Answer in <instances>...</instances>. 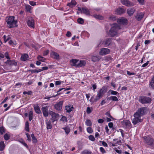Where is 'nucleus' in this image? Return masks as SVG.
I'll list each match as a JSON object with an SVG mask.
<instances>
[{
    "instance_id": "obj_1",
    "label": "nucleus",
    "mask_w": 154,
    "mask_h": 154,
    "mask_svg": "<svg viewBox=\"0 0 154 154\" xmlns=\"http://www.w3.org/2000/svg\"><path fill=\"white\" fill-rule=\"evenodd\" d=\"M120 29V27L118 24H113L108 33L109 35L111 37L118 36V31Z\"/></svg>"
},
{
    "instance_id": "obj_2",
    "label": "nucleus",
    "mask_w": 154,
    "mask_h": 154,
    "mask_svg": "<svg viewBox=\"0 0 154 154\" xmlns=\"http://www.w3.org/2000/svg\"><path fill=\"white\" fill-rule=\"evenodd\" d=\"M14 16H11L6 17V20L8 26L11 28L17 26V21L14 20Z\"/></svg>"
},
{
    "instance_id": "obj_3",
    "label": "nucleus",
    "mask_w": 154,
    "mask_h": 154,
    "mask_svg": "<svg viewBox=\"0 0 154 154\" xmlns=\"http://www.w3.org/2000/svg\"><path fill=\"white\" fill-rule=\"evenodd\" d=\"M144 142L147 145L149 146L151 148L154 147V139L151 136L147 135L143 137Z\"/></svg>"
},
{
    "instance_id": "obj_4",
    "label": "nucleus",
    "mask_w": 154,
    "mask_h": 154,
    "mask_svg": "<svg viewBox=\"0 0 154 154\" xmlns=\"http://www.w3.org/2000/svg\"><path fill=\"white\" fill-rule=\"evenodd\" d=\"M86 64V62L84 60H79L72 59L70 60V64L72 66H84Z\"/></svg>"
},
{
    "instance_id": "obj_5",
    "label": "nucleus",
    "mask_w": 154,
    "mask_h": 154,
    "mask_svg": "<svg viewBox=\"0 0 154 154\" xmlns=\"http://www.w3.org/2000/svg\"><path fill=\"white\" fill-rule=\"evenodd\" d=\"M151 99L149 97L142 96L140 97L139 101L142 104L149 103L151 102Z\"/></svg>"
},
{
    "instance_id": "obj_6",
    "label": "nucleus",
    "mask_w": 154,
    "mask_h": 154,
    "mask_svg": "<svg viewBox=\"0 0 154 154\" xmlns=\"http://www.w3.org/2000/svg\"><path fill=\"white\" fill-rule=\"evenodd\" d=\"M63 104V101H60L56 103L54 105V108L58 111H61L62 109V107Z\"/></svg>"
},
{
    "instance_id": "obj_7",
    "label": "nucleus",
    "mask_w": 154,
    "mask_h": 154,
    "mask_svg": "<svg viewBox=\"0 0 154 154\" xmlns=\"http://www.w3.org/2000/svg\"><path fill=\"white\" fill-rule=\"evenodd\" d=\"M146 111V107H141L139 108L135 113L139 116L141 117V116L145 114Z\"/></svg>"
},
{
    "instance_id": "obj_8",
    "label": "nucleus",
    "mask_w": 154,
    "mask_h": 154,
    "mask_svg": "<svg viewBox=\"0 0 154 154\" xmlns=\"http://www.w3.org/2000/svg\"><path fill=\"white\" fill-rule=\"evenodd\" d=\"M134 118L133 119L132 122L134 125H135L138 122H141L140 117L136 113H134Z\"/></svg>"
},
{
    "instance_id": "obj_9",
    "label": "nucleus",
    "mask_w": 154,
    "mask_h": 154,
    "mask_svg": "<svg viewBox=\"0 0 154 154\" xmlns=\"http://www.w3.org/2000/svg\"><path fill=\"white\" fill-rule=\"evenodd\" d=\"M121 123L123 127L127 128H131V124L129 120H124L121 122Z\"/></svg>"
},
{
    "instance_id": "obj_10",
    "label": "nucleus",
    "mask_w": 154,
    "mask_h": 154,
    "mask_svg": "<svg viewBox=\"0 0 154 154\" xmlns=\"http://www.w3.org/2000/svg\"><path fill=\"white\" fill-rule=\"evenodd\" d=\"M78 10L80 11L81 13H83L87 15H91L90 11L87 8L85 7H83L82 8H78Z\"/></svg>"
},
{
    "instance_id": "obj_11",
    "label": "nucleus",
    "mask_w": 154,
    "mask_h": 154,
    "mask_svg": "<svg viewBox=\"0 0 154 154\" xmlns=\"http://www.w3.org/2000/svg\"><path fill=\"white\" fill-rule=\"evenodd\" d=\"M27 23L28 26L30 28H34V20L33 18H29Z\"/></svg>"
},
{
    "instance_id": "obj_12",
    "label": "nucleus",
    "mask_w": 154,
    "mask_h": 154,
    "mask_svg": "<svg viewBox=\"0 0 154 154\" xmlns=\"http://www.w3.org/2000/svg\"><path fill=\"white\" fill-rule=\"evenodd\" d=\"M48 109L49 106H48L43 107L42 108L43 115L45 117H47L48 116Z\"/></svg>"
},
{
    "instance_id": "obj_13",
    "label": "nucleus",
    "mask_w": 154,
    "mask_h": 154,
    "mask_svg": "<svg viewBox=\"0 0 154 154\" xmlns=\"http://www.w3.org/2000/svg\"><path fill=\"white\" fill-rule=\"evenodd\" d=\"M110 50L107 48H102L100 49L99 52V54L101 55H106L109 53Z\"/></svg>"
},
{
    "instance_id": "obj_14",
    "label": "nucleus",
    "mask_w": 154,
    "mask_h": 154,
    "mask_svg": "<svg viewBox=\"0 0 154 154\" xmlns=\"http://www.w3.org/2000/svg\"><path fill=\"white\" fill-rule=\"evenodd\" d=\"M122 4L127 7L132 6L134 4L128 0H121Z\"/></svg>"
},
{
    "instance_id": "obj_15",
    "label": "nucleus",
    "mask_w": 154,
    "mask_h": 154,
    "mask_svg": "<svg viewBox=\"0 0 154 154\" xmlns=\"http://www.w3.org/2000/svg\"><path fill=\"white\" fill-rule=\"evenodd\" d=\"M117 22L119 24L124 25L127 23V20L126 19L122 17L118 19L117 20Z\"/></svg>"
},
{
    "instance_id": "obj_16",
    "label": "nucleus",
    "mask_w": 154,
    "mask_h": 154,
    "mask_svg": "<svg viewBox=\"0 0 154 154\" xmlns=\"http://www.w3.org/2000/svg\"><path fill=\"white\" fill-rule=\"evenodd\" d=\"M6 63L8 64L11 66H16L17 64L19 63L18 62L16 61L15 60H7Z\"/></svg>"
},
{
    "instance_id": "obj_17",
    "label": "nucleus",
    "mask_w": 154,
    "mask_h": 154,
    "mask_svg": "<svg viewBox=\"0 0 154 154\" xmlns=\"http://www.w3.org/2000/svg\"><path fill=\"white\" fill-rule=\"evenodd\" d=\"M125 12V10L122 8H118L115 11V14H121L124 13Z\"/></svg>"
},
{
    "instance_id": "obj_18",
    "label": "nucleus",
    "mask_w": 154,
    "mask_h": 154,
    "mask_svg": "<svg viewBox=\"0 0 154 154\" xmlns=\"http://www.w3.org/2000/svg\"><path fill=\"white\" fill-rule=\"evenodd\" d=\"M69 105V104L68 105H67L65 106V109L66 110L67 112L68 113H70L74 109L72 105H70V106Z\"/></svg>"
},
{
    "instance_id": "obj_19",
    "label": "nucleus",
    "mask_w": 154,
    "mask_h": 154,
    "mask_svg": "<svg viewBox=\"0 0 154 154\" xmlns=\"http://www.w3.org/2000/svg\"><path fill=\"white\" fill-rule=\"evenodd\" d=\"M135 11V10L134 8H130L127 9V13L130 16H131Z\"/></svg>"
},
{
    "instance_id": "obj_20",
    "label": "nucleus",
    "mask_w": 154,
    "mask_h": 154,
    "mask_svg": "<svg viewBox=\"0 0 154 154\" xmlns=\"http://www.w3.org/2000/svg\"><path fill=\"white\" fill-rule=\"evenodd\" d=\"M49 114L52 117H53L54 119H57V120H58V117L59 116V114L56 113L51 111L49 112Z\"/></svg>"
},
{
    "instance_id": "obj_21",
    "label": "nucleus",
    "mask_w": 154,
    "mask_h": 154,
    "mask_svg": "<svg viewBox=\"0 0 154 154\" xmlns=\"http://www.w3.org/2000/svg\"><path fill=\"white\" fill-rule=\"evenodd\" d=\"M50 55L51 57L55 59H59V55L56 52L54 51H52L51 52Z\"/></svg>"
},
{
    "instance_id": "obj_22",
    "label": "nucleus",
    "mask_w": 154,
    "mask_h": 154,
    "mask_svg": "<svg viewBox=\"0 0 154 154\" xmlns=\"http://www.w3.org/2000/svg\"><path fill=\"white\" fill-rule=\"evenodd\" d=\"M29 59V55L26 54H22L20 58V60L21 61H25Z\"/></svg>"
},
{
    "instance_id": "obj_23",
    "label": "nucleus",
    "mask_w": 154,
    "mask_h": 154,
    "mask_svg": "<svg viewBox=\"0 0 154 154\" xmlns=\"http://www.w3.org/2000/svg\"><path fill=\"white\" fill-rule=\"evenodd\" d=\"M48 68H42L41 69H31L30 70V71L32 73H38L43 70H47L48 69Z\"/></svg>"
},
{
    "instance_id": "obj_24",
    "label": "nucleus",
    "mask_w": 154,
    "mask_h": 154,
    "mask_svg": "<svg viewBox=\"0 0 154 154\" xmlns=\"http://www.w3.org/2000/svg\"><path fill=\"white\" fill-rule=\"evenodd\" d=\"M144 14L143 13H138L136 16V19L138 21L140 20L143 18Z\"/></svg>"
},
{
    "instance_id": "obj_25",
    "label": "nucleus",
    "mask_w": 154,
    "mask_h": 154,
    "mask_svg": "<svg viewBox=\"0 0 154 154\" xmlns=\"http://www.w3.org/2000/svg\"><path fill=\"white\" fill-rule=\"evenodd\" d=\"M34 108L36 113L39 114L41 113V111L38 104L34 106Z\"/></svg>"
},
{
    "instance_id": "obj_26",
    "label": "nucleus",
    "mask_w": 154,
    "mask_h": 154,
    "mask_svg": "<svg viewBox=\"0 0 154 154\" xmlns=\"http://www.w3.org/2000/svg\"><path fill=\"white\" fill-rule=\"evenodd\" d=\"M100 91L103 95L106 93L107 91V88L106 86H103L99 90Z\"/></svg>"
},
{
    "instance_id": "obj_27",
    "label": "nucleus",
    "mask_w": 154,
    "mask_h": 154,
    "mask_svg": "<svg viewBox=\"0 0 154 154\" xmlns=\"http://www.w3.org/2000/svg\"><path fill=\"white\" fill-rule=\"evenodd\" d=\"M46 128L48 130L51 129L52 128V126L51 124V122L50 121H47L46 122Z\"/></svg>"
},
{
    "instance_id": "obj_28",
    "label": "nucleus",
    "mask_w": 154,
    "mask_h": 154,
    "mask_svg": "<svg viewBox=\"0 0 154 154\" xmlns=\"http://www.w3.org/2000/svg\"><path fill=\"white\" fill-rule=\"evenodd\" d=\"M100 57L99 56H93L91 57V60L93 62L98 61L100 60Z\"/></svg>"
},
{
    "instance_id": "obj_29",
    "label": "nucleus",
    "mask_w": 154,
    "mask_h": 154,
    "mask_svg": "<svg viewBox=\"0 0 154 154\" xmlns=\"http://www.w3.org/2000/svg\"><path fill=\"white\" fill-rule=\"evenodd\" d=\"M62 129L64 130L65 132L66 135H68L70 132V128L68 126H66L62 128Z\"/></svg>"
},
{
    "instance_id": "obj_30",
    "label": "nucleus",
    "mask_w": 154,
    "mask_h": 154,
    "mask_svg": "<svg viewBox=\"0 0 154 154\" xmlns=\"http://www.w3.org/2000/svg\"><path fill=\"white\" fill-rule=\"evenodd\" d=\"M76 4V2L75 0H72L70 3L67 4L68 6H69L71 8H72Z\"/></svg>"
},
{
    "instance_id": "obj_31",
    "label": "nucleus",
    "mask_w": 154,
    "mask_h": 154,
    "mask_svg": "<svg viewBox=\"0 0 154 154\" xmlns=\"http://www.w3.org/2000/svg\"><path fill=\"white\" fill-rule=\"evenodd\" d=\"M5 145L4 142L2 141L0 142V150L2 151L5 149Z\"/></svg>"
},
{
    "instance_id": "obj_32",
    "label": "nucleus",
    "mask_w": 154,
    "mask_h": 154,
    "mask_svg": "<svg viewBox=\"0 0 154 154\" xmlns=\"http://www.w3.org/2000/svg\"><path fill=\"white\" fill-rule=\"evenodd\" d=\"M108 99L109 100H111L112 101H118V99L117 97L115 96H111Z\"/></svg>"
},
{
    "instance_id": "obj_33",
    "label": "nucleus",
    "mask_w": 154,
    "mask_h": 154,
    "mask_svg": "<svg viewBox=\"0 0 154 154\" xmlns=\"http://www.w3.org/2000/svg\"><path fill=\"white\" fill-rule=\"evenodd\" d=\"M29 123L28 121H26L25 124V130L27 132H29Z\"/></svg>"
},
{
    "instance_id": "obj_34",
    "label": "nucleus",
    "mask_w": 154,
    "mask_h": 154,
    "mask_svg": "<svg viewBox=\"0 0 154 154\" xmlns=\"http://www.w3.org/2000/svg\"><path fill=\"white\" fill-rule=\"evenodd\" d=\"M71 89V88H60L57 92L58 93V94H61V93H59L62 90H64V91H68L69 90H70Z\"/></svg>"
},
{
    "instance_id": "obj_35",
    "label": "nucleus",
    "mask_w": 154,
    "mask_h": 154,
    "mask_svg": "<svg viewBox=\"0 0 154 154\" xmlns=\"http://www.w3.org/2000/svg\"><path fill=\"white\" fill-rule=\"evenodd\" d=\"M93 17L96 19L102 20L103 19V17L100 15L94 14Z\"/></svg>"
},
{
    "instance_id": "obj_36",
    "label": "nucleus",
    "mask_w": 154,
    "mask_h": 154,
    "mask_svg": "<svg viewBox=\"0 0 154 154\" xmlns=\"http://www.w3.org/2000/svg\"><path fill=\"white\" fill-rule=\"evenodd\" d=\"M104 60L107 61L111 62L113 60V59L109 56H106L104 57Z\"/></svg>"
},
{
    "instance_id": "obj_37",
    "label": "nucleus",
    "mask_w": 154,
    "mask_h": 154,
    "mask_svg": "<svg viewBox=\"0 0 154 154\" xmlns=\"http://www.w3.org/2000/svg\"><path fill=\"white\" fill-rule=\"evenodd\" d=\"M149 85L150 86H151V88L154 89V76L152 78Z\"/></svg>"
},
{
    "instance_id": "obj_38",
    "label": "nucleus",
    "mask_w": 154,
    "mask_h": 154,
    "mask_svg": "<svg viewBox=\"0 0 154 154\" xmlns=\"http://www.w3.org/2000/svg\"><path fill=\"white\" fill-rule=\"evenodd\" d=\"M33 112L30 111L29 112V121H31L33 119Z\"/></svg>"
},
{
    "instance_id": "obj_39",
    "label": "nucleus",
    "mask_w": 154,
    "mask_h": 154,
    "mask_svg": "<svg viewBox=\"0 0 154 154\" xmlns=\"http://www.w3.org/2000/svg\"><path fill=\"white\" fill-rule=\"evenodd\" d=\"M10 137V135L7 133L5 134L4 136V139L6 140H8Z\"/></svg>"
},
{
    "instance_id": "obj_40",
    "label": "nucleus",
    "mask_w": 154,
    "mask_h": 154,
    "mask_svg": "<svg viewBox=\"0 0 154 154\" xmlns=\"http://www.w3.org/2000/svg\"><path fill=\"white\" fill-rule=\"evenodd\" d=\"M85 125L88 126H91L92 125V123L91 121L89 119H87L85 122Z\"/></svg>"
},
{
    "instance_id": "obj_41",
    "label": "nucleus",
    "mask_w": 154,
    "mask_h": 154,
    "mask_svg": "<svg viewBox=\"0 0 154 154\" xmlns=\"http://www.w3.org/2000/svg\"><path fill=\"white\" fill-rule=\"evenodd\" d=\"M5 129L3 126L0 127V133L1 134H3L5 132Z\"/></svg>"
},
{
    "instance_id": "obj_42",
    "label": "nucleus",
    "mask_w": 154,
    "mask_h": 154,
    "mask_svg": "<svg viewBox=\"0 0 154 154\" xmlns=\"http://www.w3.org/2000/svg\"><path fill=\"white\" fill-rule=\"evenodd\" d=\"M92 152L90 150H85L82 152V154H91Z\"/></svg>"
},
{
    "instance_id": "obj_43",
    "label": "nucleus",
    "mask_w": 154,
    "mask_h": 154,
    "mask_svg": "<svg viewBox=\"0 0 154 154\" xmlns=\"http://www.w3.org/2000/svg\"><path fill=\"white\" fill-rule=\"evenodd\" d=\"M110 43V40L109 39H106L104 42V44L106 45V46H107L109 45Z\"/></svg>"
},
{
    "instance_id": "obj_44",
    "label": "nucleus",
    "mask_w": 154,
    "mask_h": 154,
    "mask_svg": "<svg viewBox=\"0 0 154 154\" xmlns=\"http://www.w3.org/2000/svg\"><path fill=\"white\" fill-rule=\"evenodd\" d=\"M50 21L51 22L53 23L55 22L56 21V18L54 16H51L50 18Z\"/></svg>"
},
{
    "instance_id": "obj_45",
    "label": "nucleus",
    "mask_w": 154,
    "mask_h": 154,
    "mask_svg": "<svg viewBox=\"0 0 154 154\" xmlns=\"http://www.w3.org/2000/svg\"><path fill=\"white\" fill-rule=\"evenodd\" d=\"M38 58L39 60L41 61L42 62H45V59L41 56H38Z\"/></svg>"
},
{
    "instance_id": "obj_46",
    "label": "nucleus",
    "mask_w": 154,
    "mask_h": 154,
    "mask_svg": "<svg viewBox=\"0 0 154 154\" xmlns=\"http://www.w3.org/2000/svg\"><path fill=\"white\" fill-rule=\"evenodd\" d=\"M87 132L89 134L92 133L93 131L92 129L90 127H88L87 128Z\"/></svg>"
},
{
    "instance_id": "obj_47",
    "label": "nucleus",
    "mask_w": 154,
    "mask_h": 154,
    "mask_svg": "<svg viewBox=\"0 0 154 154\" xmlns=\"http://www.w3.org/2000/svg\"><path fill=\"white\" fill-rule=\"evenodd\" d=\"M77 21L80 24H83L84 23V21L82 18H79L77 20Z\"/></svg>"
},
{
    "instance_id": "obj_48",
    "label": "nucleus",
    "mask_w": 154,
    "mask_h": 154,
    "mask_svg": "<svg viewBox=\"0 0 154 154\" xmlns=\"http://www.w3.org/2000/svg\"><path fill=\"white\" fill-rule=\"evenodd\" d=\"M102 97L100 96V95H99L98 94H97L95 98L94 99V101L95 102H97Z\"/></svg>"
},
{
    "instance_id": "obj_49",
    "label": "nucleus",
    "mask_w": 154,
    "mask_h": 154,
    "mask_svg": "<svg viewBox=\"0 0 154 154\" xmlns=\"http://www.w3.org/2000/svg\"><path fill=\"white\" fill-rule=\"evenodd\" d=\"M89 140L91 141H94L95 140V138L92 135H90L88 137Z\"/></svg>"
},
{
    "instance_id": "obj_50",
    "label": "nucleus",
    "mask_w": 154,
    "mask_h": 154,
    "mask_svg": "<svg viewBox=\"0 0 154 154\" xmlns=\"http://www.w3.org/2000/svg\"><path fill=\"white\" fill-rule=\"evenodd\" d=\"M9 44L11 45H15L17 44V43L15 41L10 40L9 42Z\"/></svg>"
},
{
    "instance_id": "obj_51",
    "label": "nucleus",
    "mask_w": 154,
    "mask_h": 154,
    "mask_svg": "<svg viewBox=\"0 0 154 154\" xmlns=\"http://www.w3.org/2000/svg\"><path fill=\"white\" fill-rule=\"evenodd\" d=\"M110 20L114 21L116 19V16L113 15H111L109 18Z\"/></svg>"
},
{
    "instance_id": "obj_52",
    "label": "nucleus",
    "mask_w": 154,
    "mask_h": 154,
    "mask_svg": "<svg viewBox=\"0 0 154 154\" xmlns=\"http://www.w3.org/2000/svg\"><path fill=\"white\" fill-rule=\"evenodd\" d=\"M61 120L63 122H67L68 121L67 118L64 116H62Z\"/></svg>"
},
{
    "instance_id": "obj_53",
    "label": "nucleus",
    "mask_w": 154,
    "mask_h": 154,
    "mask_svg": "<svg viewBox=\"0 0 154 154\" xmlns=\"http://www.w3.org/2000/svg\"><path fill=\"white\" fill-rule=\"evenodd\" d=\"M20 142L26 148H28V146L27 145V144L24 142V141L23 140H22V141H20Z\"/></svg>"
},
{
    "instance_id": "obj_54",
    "label": "nucleus",
    "mask_w": 154,
    "mask_h": 154,
    "mask_svg": "<svg viewBox=\"0 0 154 154\" xmlns=\"http://www.w3.org/2000/svg\"><path fill=\"white\" fill-rule=\"evenodd\" d=\"M26 135L27 138V140L29 141L30 142L31 141V139L30 137V135L28 133H26Z\"/></svg>"
},
{
    "instance_id": "obj_55",
    "label": "nucleus",
    "mask_w": 154,
    "mask_h": 154,
    "mask_svg": "<svg viewBox=\"0 0 154 154\" xmlns=\"http://www.w3.org/2000/svg\"><path fill=\"white\" fill-rule=\"evenodd\" d=\"M32 93V92L31 91H29L28 92L27 91H24L23 92V94H28V95H31Z\"/></svg>"
},
{
    "instance_id": "obj_56",
    "label": "nucleus",
    "mask_w": 154,
    "mask_h": 154,
    "mask_svg": "<svg viewBox=\"0 0 154 154\" xmlns=\"http://www.w3.org/2000/svg\"><path fill=\"white\" fill-rule=\"evenodd\" d=\"M100 151L102 154H104L106 153V151L104 149L103 147H100Z\"/></svg>"
},
{
    "instance_id": "obj_57",
    "label": "nucleus",
    "mask_w": 154,
    "mask_h": 154,
    "mask_svg": "<svg viewBox=\"0 0 154 154\" xmlns=\"http://www.w3.org/2000/svg\"><path fill=\"white\" fill-rule=\"evenodd\" d=\"M86 112L88 114H90L92 112V110L91 109V108L89 107H87Z\"/></svg>"
},
{
    "instance_id": "obj_58",
    "label": "nucleus",
    "mask_w": 154,
    "mask_h": 154,
    "mask_svg": "<svg viewBox=\"0 0 154 154\" xmlns=\"http://www.w3.org/2000/svg\"><path fill=\"white\" fill-rule=\"evenodd\" d=\"M111 94L112 95H116L117 94H118V95L119 94V93H118L117 91H115L113 90H112L111 91Z\"/></svg>"
},
{
    "instance_id": "obj_59",
    "label": "nucleus",
    "mask_w": 154,
    "mask_h": 154,
    "mask_svg": "<svg viewBox=\"0 0 154 154\" xmlns=\"http://www.w3.org/2000/svg\"><path fill=\"white\" fill-rule=\"evenodd\" d=\"M105 115L109 116V117L110 118H111L112 119H113V117L110 114V112L109 111H108L107 112H106V113H105Z\"/></svg>"
},
{
    "instance_id": "obj_60",
    "label": "nucleus",
    "mask_w": 154,
    "mask_h": 154,
    "mask_svg": "<svg viewBox=\"0 0 154 154\" xmlns=\"http://www.w3.org/2000/svg\"><path fill=\"white\" fill-rule=\"evenodd\" d=\"M31 7L29 5H26V9L27 11H30Z\"/></svg>"
},
{
    "instance_id": "obj_61",
    "label": "nucleus",
    "mask_w": 154,
    "mask_h": 154,
    "mask_svg": "<svg viewBox=\"0 0 154 154\" xmlns=\"http://www.w3.org/2000/svg\"><path fill=\"white\" fill-rule=\"evenodd\" d=\"M49 53V50H47L45 51H44L43 53V55L44 56H46Z\"/></svg>"
},
{
    "instance_id": "obj_62",
    "label": "nucleus",
    "mask_w": 154,
    "mask_h": 154,
    "mask_svg": "<svg viewBox=\"0 0 154 154\" xmlns=\"http://www.w3.org/2000/svg\"><path fill=\"white\" fill-rule=\"evenodd\" d=\"M119 131L121 133V135L122 136V137H124V131L122 129H119Z\"/></svg>"
},
{
    "instance_id": "obj_63",
    "label": "nucleus",
    "mask_w": 154,
    "mask_h": 154,
    "mask_svg": "<svg viewBox=\"0 0 154 154\" xmlns=\"http://www.w3.org/2000/svg\"><path fill=\"white\" fill-rule=\"evenodd\" d=\"M32 141L34 143H36L38 141L37 138L35 137L32 138Z\"/></svg>"
},
{
    "instance_id": "obj_64",
    "label": "nucleus",
    "mask_w": 154,
    "mask_h": 154,
    "mask_svg": "<svg viewBox=\"0 0 154 154\" xmlns=\"http://www.w3.org/2000/svg\"><path fill=\"white\" fill-rule=\"evenodd\" d=\"M29 3L32 6H35V5H36V3L33 1H29Z\"/></svg>"
}]
</instances>
